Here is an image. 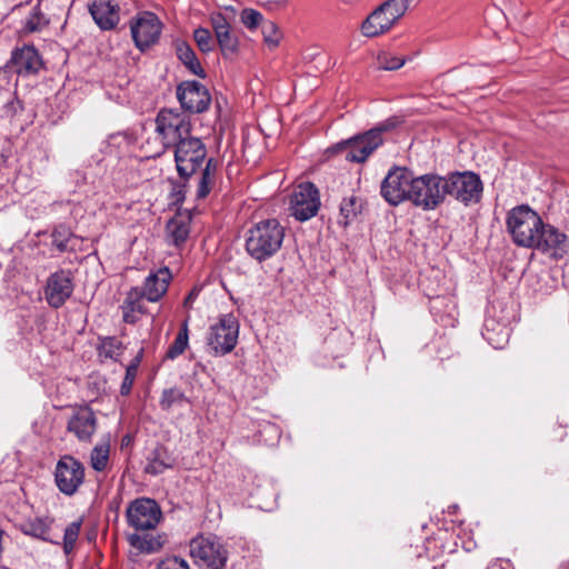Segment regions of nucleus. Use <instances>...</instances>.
Listing matches in <instances>:
<instances>
[{"instance_id": "f257e3e1", "label": "nucleus", "mask_w": 569, "mask_h": 569, "mask_svg": "<svg viewBox=\"0 0 569 569\" xmlns=\"http://www.w3.org/2000/svg\"><path fill=\"white\" fill-rule=\"evenodd\" d=\"M192 131L190 119L172 109H161L154 119L153 136L143 144L148 158L161 157L167 150H171Z\"/></svg>"}, {"instance_id": "f03ea898", "label": "nucleus", "mask_w": 569, "mask_h": 569, "mask_svg": "<svg viewBox=\"0 0 569 569\" xmlns=\"http://www.w3.org/2000/svg\"><path fill=\"white\" fill-rule=\"evenodd\" d=\"M284 233V227L277 219L261 220L248 229L246 251L253 260L263 262L281 249Z\"/></svg>"}, {"instance_id": "7ed1b4c3", "label": "nucleus", "mask_w": 569, "mask_h": 569, "mask_svg": "<svg viewBox=\"0 0 569 569\" xmlns=\"http://www.w3.org/2000/svg\"><path fill=\"white\" fill-rule=\"evenodd\" d=\"M542 221L537 211L528 204H520L508 211L506 227L518 247L532 249L539 228H542Z\"/></svg>"}, {"instance_id": "20e7f679", "label": "nucleus", "mask_w": 569, "mask_h": 569, "mask_svg": "<svg viewBox=\"0 0 569 569\" xmlns=\"http://www.w3.org/2000/svg\"><path fill=\"white\" fill-rule=\"evenodd\" d=\"M173 160L181 180H189L209 160L204 142L192 134L180 141L174 148Z\"/></svg>"}, {"instance_id": "39448f33", "label": "nucleus", "mask_w": 569, "mask_h": 569, "mask_svg": "<svg viewBox=\"0 0 569 569\" xmlns=\"http://www.w3.org/2000/svg\"><path fill=\"white\" fill-rule=\"evenodd\" d=\"M445 197H451L465 207L481 201L483 183L479 174L472 171H455L443 176Z\"/></svg>"}, {"instance_id": "423d86ee", "label": "nucleus", "mask_w": 569, "mask_h": 569, "mask_svg": "<svg viewBox=\"0 0 569 569\" xmlns=\"http://www.w3.org/2000/svg\"><path fill=\"white\" fill-rule=\"evenodd\" d=\"M190 555L201 569H222L229 558V550L221 538L199 535L190 541Z\"/></svg>"}, {"instance_id": "0eeeda50", "label": "nucleus", "mask_w": 569, "mask_h": 569, "mask_svg": "<svg viewBox=\"0 0 569 569\" xmlns=\"http://www.w3.org/2000/svg\"><path fill=\"white\" fill-rule=\"evenodd\" d=\"M239 328V322L232 313L221 315L208 330L206 337L208 353L213 357L230 353L238 343Z\"/></svg>"}, {"instance_id": "6e6552de", "label": "nucleus", "mask_w": 569, "mask_h": 569, "mask_svg": "<svg viewBox=\"0 0 569 569\" xmlns=\"http://www.w3.org/2000/svg\"><path fill=\"white\" fill-rule=\"evenodd\" d=\"M385 127H376L337 143L336 149L343 152L350 162H365L383 143Z\"/></svg>"}, {"instance_id": "1a4fd4ad", "label": "nucleus", "mask_w": 569, "mask_h": 569, "mask_svg": "<svg viewBox=\"0 0 569 569\" xmlns=\"http://www.w3.org/2000/svg\"><path fill=\"white\" fill-rule=\"evenodd\" d=\"M411 203L425 211L437 209L446 200L443 176L426 173L415 177Z\"/></svg>"}, {"instance_id": "9d476101", "label": "nucleus", "mask_w": 569, "mask_h": 569, "mask_svg": "<svg viewBox=\"0 0 569 569\" xmlns=\"http://www.w3.org/2000/svg\"><path fill=\"white\" fill-rule=\"evenodd\" d=\"M413 172L405 167L393 166L380 184V194L390 206H399L405 201L411 202V186H413Z\"/></svg>"}, {"instance_id": "9b49d317", "label": "nucleus", "mask_w": 569, "mask_h": 569, "mask_svg": "<svg viewBox=\"0 0 569 569\" xmlns=\"http://www.w3.org/2000/svg\"><path fill=\"white\" fill-rule=\"evenodd\" d=\"M129 24L134 46L140 51H146L159 41L162 32V22L153 12H139L131 18Z\"/></svg>"}, {"instance_id": "f8f14e48", "label": "nucleus", "mask_w": 569, "mask_h": 569, "mask_svg": "<svg viewBox=\"0 0 569 569\" xmlns=\"http://www.w3.org/2000/svg\"><path fill=\"white\" fill-rule=\"evenodd\" d=\"M126 516L130 527L137 531H147L157 527L162 512L156 500L138 498L129 503Z\"/></svg>"}, {"instance_id": "ddd939ff", "label": "nucleus", "mask_w": 569, "mask_h": 569, "mask_svg": "<svg viewBox=\"0 0 569 569\" xmlns=\"http://www.w3.org/2000/svg\"><path fill=\"white\" fill-rule=\"evenodd\" d=\"M42 67L39 51L33 46L23 44L12 50L10 59L3 66V72L28 78L38 74Z\"/></svg>"}, {"instance_id": "4468645a", "label": "nucleus", "mask_w": 569, "mask_h": 569, "mask_svg": "<svg viewBox=\"0 0 569 569\" xmlns=\"http://www.w3.org/2000/svg\"><path fill=\"white\" fill-rule=\"evenodd\" d=\"M54 481L63 495L73 496L84 481V467L72 456H63L57 462Z\"/></svg>"}, {"instance_id": "2eb2a0df", "label": "nucleus", "mask_w": 569, "mask_h": 569, "mask_svg": "<svg viewBox=\"0 0 569 569\" xmlns=\"http://www.w3.org/2000/svg\"><path fill=\"white\" fill-rule=\"evenodd\" d=\"M402 16L390 0L377 7L361 23L360 31L366 38H376L388 32Z\"/></svg>"}, {"instance_id": "dca6fc26", "label": "nucleus", "mask_w": 569, "mask_h": 569, "mask_svg": "<svg viewBox=\"0 0 569 569\" xmlns=\"http://www.w3.org/2000/svg\"><path fill=\"white\" fill-rule=\"evenodd\" d=\"M320 208L319 191L311 182L300 183L290 200L291 216L299 221H307L318 213Z\"/></svg>"}, {"instance_id": "f3484780", "label": "nucleus", "mask_w": 569, "mask_h": 569, "mask_svg": "<svg viewBox=\"0 0 569 569\" xmlns=\"http://www.w3.org/2000/svg\"><path fill=\"white\" fill-rule=\"evenodd\" d=\"M74 290L73 277L70 270L60 269L51 273L44 287V299L54 309L61 308Z\"/></svg>"}, {"instance_id": "a211bd4d", "label": "nucleus", "mask_w": 569, "mask_h": 569, "mask_svg": "<svg viewBox=\"0 0 569 569\" xmlns=\"http://www.w3.org/2000/svg\"><path fill=\"white\" fill-rule=\"evenodd\" d=\"M532 249L548 253L555 259L563 258L569 251V240L565 232L552 224L542 221Z\"/></svg>"}, {"instance_id": "6ab92c4d", "label": "nucleus", "mask_w": 569, "mask_h": 569, "mask_svg": "<svg viewBox=\"0 0 569 569\" xmlns=\"http://www.w3.org/2000/svg\"><path fill=\"white\" fill-rule=\"evenodd\" d=\"M177 98L186 111L201 113L211 102L208 89L198 81H184L177 87Z\"/></svg>"}, {"instance_id": "aec40b11", "label": "nucleus", "mask_w": 569, "mask_h": 569, "mask_svg": "<svg viewBox=\"0 0 569 569\" xmlns=\"http://www.w3.org/2000/svg\"><path fill=\"white\" fill-rule=\"evenodd\" d=\"M210 20L221 54L226 59L233 57L238 52L239 40L227 18L222 13H214Z\"/></svg>"}, {"instance_id": "412c9836", "label": "nucleus", "mask_w": 569, "mask_h": 569, "mask_svg": "<svg viewBox=\"0 0 569 569\" xmlns=\"http://www.w3.org/2000/svg\"><path fill=\"white\" fill-rule=\"evenodd\" d=\"M88 9L93 21L101 30H112L120 21V7L112 0H91Z\"/></svg>"}, {"instance_id": "4be33fe9", "label": "nucleus", "mask_w": 569, "mask_h": 569, "mask_svg": "<svg viewBox=\"0 0 569 569\" xmlns=\"http://www.w3.org/2000/svg\"><path fill=\"white\" fill-rule=\"evenodd\" d=\"M67 428L80 441H90L97 429L94 412L87 406L78 408L70 417Z\"/></svg>"}, {"instance_id": "5701e85b", "label": "nucleus", "mask_w": 569, "mask_h": 569, "mask_svg": "<svg viewBox=\"0 0 569 569\" xmlns=\"http://www.w3.org/2000/svg\"><path fill=\"white\" fill-rule=\"evenodd\" d=\"M171 280L170 270L164 267L154 272H150L140 288L146 299L150 302L159 301L168 291Z\"/></svg>"}, {"instance_id": "b1692460", "label": "nucleus", "mask_w": 569, "mask_h": 569, "mask_svg": "<svg viewBox=\"0 0 569 569\" xmlns=\"http://www.w3.org/2000/svg\"><path fill=\"white\" fill-rule=\"evenodd\" d=\"M218 161L214 158H209L203 163L197 183L196 199H206L213 190L217 182Z\"/></svg>"}, {"instance_id": "393cba45", "label": "nucleus", "mask_w": 569, "mask_h": 569, "mask_svg": "<svg viewBox=\"0 0 569 569\" xmlns=\"http://www.w3.org/2000/svg\"><path fill=\"white\" fill-rule=\"evenodd\" d=\"M167 240L170 244L181 247L190 233V218L187 216H174L166 227Z\"/></svg>"}, {"instance_id": "a878e982", "label": "nucleus", "mask_w": 569, "mask_h": 569, "mask_svg": "<svg viewBox=\"0 0 569 569\" xmlns=\"http://www.w3.org/2000/svg\"><path fill=\"white\" fill-rule=\"evenodd\" d=\"M509 328L506 325L497 322L492 318H487L483 322L482 337L495 349H501L509 339Z\"/></svg>"}, {"instance_id": "bb28decb", "label": "nucleus", "mask_w": 569, "mask_h": 569, "mask_svg": "<svg viewBox=\"0 0 569 569\" xmlns=\"http://www.w3.org/2000/svg\"><path fill=\"white\" fill-rule=\"evenodd\" d=\"M174 459L170 456L167 448L163 446L156 447L148 458L146 466V472L157 476L162 473L164 470L172 468Z\"/></svg>"}, {"instance_id": "cd10ccee", "label": "nucleus", "mask_w": 569, "mask_h": 569, "mask_svg": "<svg viewBox=\"0 0 569 569\" xmlns=\"http://www.w3.org/2000/svg\"><path fill=\"white\" fill-rule=\"evenodd\" d=\"M177 56L179 60L187 67V69L193 74L204 78L206 72L201 67L194 51L192 48L186 42H178L177 47Z\"/></svg>"}, {"instance_id": "c85d7f7f", "label": "nucleus", "mask_w": 569, "mask_h": 569, "mask_svg": "<svg viewBox=\"0 0 569 569\" xmlns=\"http://www.w3.org/2000/svg\"><path fill=\"white\" fill-rule=\"evenodd\" d=\"M132 143L131 134L127 132H116L106 140L104 151L109 156L120 157L128 151Z\"/></svg>"}, {"instance_id": "c756f323", "label": "nucleus", "mask_w": 569, "mask_h": 569, "mask_svg": "<svg viewBox=\"0 0 569 569\" xmlns=\"http://www.w3.org/2000/svg\"><path fill=\"white\" fill-rule=\"evenodd\" d=\"M188 342H189L188 322L184 321L181 325L173 342L169 346V348L166 352V358L170 359V360H174L176 358H178L187 349Z\"/></svg>"}, {"instance_id": "7c9ffc66", "label": "nucleus", "mask_w": 569, "mask_h": 569, "mask_svg": "<svg viewBox=\"0 0 569 569\" xmlns=\"http://www.w3.org/2000/svg\"><path fill=\"white\" fill-rule=\"evenodd\" d=\"M110 443L108 440L97 443L90 455L91 467L96 471H103L109 462Z\"/></svg>"}, {"instance_id": "2f4dec72", "label": "nucleus", "mask_w": 569, "mask_h": 569, "mask_svg": "<svg viewBox=\"0 0 569 569\" xmlns=\"http://www.w3.org/2000/svg\"><path fill=\"white\" fill-rule=\"evenodd\" d=\"M361 206L357 197L351 196L345 198L340 203V214L342 220L339 221L340 224L347 227L351 220H353L357 214L360 212Z\"/></svg>"}, {"instance_id": "473e14b6", "label": "nucleus", "mask_w": 569, "mask_h": 569, "mask_svg": "<svg viewBox=\"0 0 569 569\" xmlns=\"http://www.w3.org/2000/svg\"><path fill=\"white\" fill-rule=\"evenodd\" d=\"M129 542L136 549L147 553L157 551L161 547L157 538L140 533L130 535Z\"/></svg>"}, {"instance_id": "72a5a7b5", "label": "nucleus", "mask_w": 569, "mask_h": 569, "mask_svg": "<svg viewBox=\"0 0 569 569\" xmlns=\"http://www.w3.org/2000/svg\"><path fill=\"white\" fill-rule=\"evenodd\" d=\"M406 63V59L400 56H396L391 52H380L377 57L378 69L382 70H398Z\"/></svg>"}, {"instance_id": "f704fd0d", "label": "nucleus", "mask_w": 569, "mask_h": 569, "mask_svg": "<svg viewBox=\"0 0 569 569\" xmlns=\"http://www.w3.org/2000/svg\"><path fill=\"white\" fill-rule=\"evenodd\" d=\"M263 41L270 50L276 49L281 40V32L273 21H264L262 23Z\"/></svg>"}, {"instance_id": "c9c22d12", "label": "nucleus", "mask_w": 569, "mask_h": 569, "mask_svg": "<svg viewBox=\"0 0 569 569\" xmlns=\"http://www.w3.org/2000/svg\"><path fill=\"white\" fill-rule=\"evenodd\" d=\"M51 238L52 246L56 247L59 252H64L69 249V241L72 238V233L69 228L59 226L52 231Z\"/></svg>"}, {"instance_id": "e433bc0d", "label": "nucleus", "mask_w": 569, "mask_h": 569, "mask_svg": "<svg viewBox=\"0 0 569 569\" xmlns=\"http://www.w3.org/2000/svg\"><path fill=\"white\" fill-rule=\"evenodd\" d=\"M193 39L200 51L209 53L214 49V39L211 32L206 28H197L193 31Z\"/></svg>"}, {"instance_id": "4c0bfd02", "label": "nucleus", "mask_w": 569, "mask_h": 569, "mask_svg": "<svg viewBox=\"0 0 569 569\" xmlns=\"http://www.w3.org/2000/svg\"><path fill=\"white\" fill-rule=\"evenodd\" d=\"M143 299H146V297L142 293L141 289L139 287H133L127 292L122 306H126V308L130 307L136 311H140V313H144L146 308L142 302Z\"/></svg>"}, {"instance_id": "58836bf2", "label": "nucleus", "mask_w": 569, "mask_h": 569, "mask_svg": "<svg viewBox=\"0 0 569 569\" xmlns=\"http://www.w3.org/2000/svg\"><path fill=\"white\" fill-rule=\"evenodd\" d=\"M186 400L184 393L178 388H169L162 391L159 405L162 410H170L176 403Z\"/></svg>"}, {"instance_id": "ea45409f", "label": "nucleus", "mask_w": 569, "mask_h": 569, "mask_svg": "<svg viewBox=\"0 0 569 569\" xmlns=\"http://www.w3.org/2000/svg\"><path fill=\"white\" fill-rule=\"evenodd\" d=\"M120 343L113 337L103 338L98 347V355L103 359H116L120 353Z\"/></svg>"}, {"instance_id": "a19ab883", "label": "nucleus", "mask_w": 569, "mask_h": 569, "mask_svg": "<svg viewBox=\"0 0 569 569\" xmlns=\"http://www.w3.org/2000/svg\"><path fill=\"white\" fill-rule=\"evenodd\" d=\"M81 523L80 521H73L67 526L63 535V550L66 553H70L78 540Z\"/></svg>"}, {"instance_id": "79ce46f5", "label": "nucleus", "mask_w": 569, "mask_h": 569, "mask_svg": "<svg viewBox=\"0 0 569 569\" xmlns=\"http://www.w3.org/2000/svg\"><path fill=\"white\" fill-rule=\"evenodd\" d=\"M47 23L48 20L41 11L39 9H33L24 21V29L29 32L40 31L44 26H47Z\"/></svg>"}, {"instance_id": "37998d69", "label": "nucleus", "mask_w": 569, "mask_h": 569, "mask_svg": "<svg viewBox=\"0 0 569 569\" xmlns=\"http://www.w3.org/2000/svg\"><path fill=\"white\" fill-rule=\"evenodd\" d=\"M240 20L250 30L263 23L262 14L254 9H243L240 13Z\"/></svg>"}, {"instance_id": "c03bdc74", "label": "nucleus", "mask_w": 569, "mask_h": 569, "mask_svg": "<svg viewBox=\"0 0 569 569\" xmlns=\"http://www.w3.org/2000/svg\"><path fill=\"white\" fill-rule=\"evenodd\" d=\"M138 372V362L131 363L126 369V375L120 387V393L127 396L131 392Z\"/></svg>"}, {"instance_id": "a18cd8bd", "label": "nucleus", "mask_w": 569, "mask_h": 569, "mask_svg": "<svg viewBox=\"0 0 569 569\" xmlns=\"http://www.w3.org/2000/svg\"><path fill=\"white\" fill-rule=\"evenodd\" d=\"M157 569H190L189 563L183 558L172 556L158 562Z\"/></svg>"}, {"instance_id": "49530a36", "label": "nucleus", "mask_w": 569, "mask_h": 569, "mask_svg": "<svg viewBox=\"0 0 569 569\" xmlns=\"http://www.w3.org/2000/svg\"><path fill=\"white\" fill-rule=\"evenodd\" d=\"M188 180L171 181V199L174 203H182L187 196Z\"/></svg>"}, {"instance_id": "de8ad7c7", "label": "nucleus", "mask_w": 569, "mask_h": 569, "mask_svg": "<svg viewBox=\"0 0 569 569\" xmlns=\"http://www.w3.org/2000/svg\"><path fill=\"white\" fill-rule=\"evenodd\" d=\"M121 311H122V319L127 323H136L139 320L140 311H136L132 308H126V306L121 305Z\"/></svg>"}, {"instance_id": "09e8293b", "label": "nucleus", "mask_w": 569, "mask_h": 569, "mask_svg": "<svg viewBox=\"0 0 569 569\" xmlns=\"http://www.w3.org/2000/svg\"><path fill=\"white\" fill-rule=\"evenodd\" d=\"M393 7L399 11L401 16L412 7H415L420 0H390Z\"/></svg>"}, {"instance_id": "8fccbe9b", "label": "nucleus", "mask_w": 569, "mask_h": 569, "mask_svg": "<svg viewBox=\"0 0 569 569\" xmlns=\"http://www.w3.org/2000/svg\"><path fill=\"white\" fill-rule=\"evenodd\" d=\"M263 7L270 11L283 9L288 4V0H266L262 2Z\"/></svg>"}, {"instance_id": "3c124183", "label": "nucleus", "mask_w": 569, "mask_h": 569, "mask_svg": "<svg viewBox=\"0 0 569 569\" xmlns=\"http://www.w3.org/2000/svg\"><path fill=\"white\" fill-rule=\"evenodd\" d=\"M29 533L34 537H42L47 532V528L42 522L31 523Z\"/></svg>"}, {"instance_id": "603ef678", "label": "nucleus", "mask_w": 569, "mask_h": 569, "mask_svg": "<svg viewBox=\"0 0 569 569\" xmlns=\"http://www.w3.org/2000/svg\"><path fill=\"white\" fill-rule=\"evenodd\" d=\"M21 109V103L17 99H12L6 103V110L10 116H14Z\"/></svg>"}, {"instance_id": "864d4df0", "label": "nucleus", "mask_w": 569, "mask_h": 569, "mask_svg": "<svg viewBox=\"0 0 569 569\" xmlns=\"http://www.w3.org/2000/svg\"><path fill=\"white\" fill-rule=\"evenodd\" d=\"M487 569H512L510 561L503 559H497L492 561Z\"/></svg>"}, {"instance_id": "5fc2aeb1", "label": "nucleus", "mask_w": 569, "mask_h": 569, "mask_svg": "<svg viewBox=\"0 0 569 569\" xmlns=\"http://www.w3.org/2000/svg\"><path fill=\"white\" fill-rule=\"evenodd\" d=\"M194 298H196V293H194V292H190V293L186 297V299H184V306H189V305H191V303L193 302Z\"/></svg>"}, {"instance_id": "6e6d98bb", "label": "nucleus", "mask_w": 569, "mask_h": 569, "mask_svg": "<svg viewBox=\"0 0 569 569\" xmlns=\"http://www.w3.org/2000/svg\"><path fill=\"white\" fill-rule=\"evenodd\" d=\"M561 569H569V562L561 566Z\"/></svg>"}, {"instance_id": "4d7b16f0", "label": "nucleus", "mask_w": 569, "mask_h": 569, "mask_svg": "<svg viewBox=\"0 0 569 569\" xmlns=\"http://www.w3.org/2000/svg\"><path fill=\"white\" fill-rule=\"evenodd\" d=\"M1 71L3 72V67H0V72H1Z\"/></svg>"}]
</instances>
